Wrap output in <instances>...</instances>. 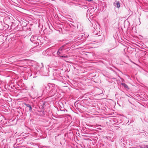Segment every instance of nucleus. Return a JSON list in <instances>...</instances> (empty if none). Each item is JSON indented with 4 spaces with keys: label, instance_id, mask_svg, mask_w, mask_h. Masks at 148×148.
<instances>
[{
    "label": "nucleus",
    "instance_id": "nucleus-1",
    "mask_svg": "<svg viewBox=\"0 0 148 148\" xmlns=\"http://www.w3.org/2000/svg\"><path fill=\"white\" fill-rule=\"evenodd\" d=\"M25 105L27 107H28L29 108V110H31L32 109V108L31 106L30 105H29V104H26V103L25 104Z\"/></svg>",
    "mask_w": 148,
    "mask_h": 148
},
{
    "label": "nucleus",
    "instance_id": "nucleus-2",
    "mask_svg": "<svg viewBox=\"0 0 148 148\" xmlns=\"http://www.w3.org/2000/svg\"><path fill=\"white\" fill-rule=\"evenodd\" d=\"M122 85L125 88H128V86L125 83H122Z\"/></svg>",
    "mask_w": 148,
    "mask_h": 148
},
{
    "label": "nucleus",
    "instance_id": "nucleus-3",
    "mask_svg": "<svg viewBox=\"0 0 148 148\" xmlns=\"http://www.w3.org/2000/svg\"><path fill=\"white\" fill-rule=\"evenodd\" d=\"M117 6L118 8H119L120 6V4L119 2H117L116 3Z\"/></svg>",
    "mask_w": 148,
    "mask_h": 148
},
{
    "label": "nucleus",
    "instance_id": "nucleus-4",
    "mask_svg": "<svg viewBox=\"0 0 148 148\" xmlns=\"http://www.w3.org/2000/svg\"><path fill=\"white\" fill-rule=\"evenodd\" d=\"M62 49L61 48H60L59 49V50H62Z\"/></svg>",
    "mask_w": 148,
    "mask_h": 148
},
{
    "label": "nucleus",
    "instance_id": "nucleus-5",
    "mask_svg": "<svg viewBox=\"0 0 148 148\" xmlns=\"http://www.w3.org/2000/svg\"><path fill=\"white\" fill-rule=\"evenodd\" d=\"M146 148H148V145H147V146H146Z\"/></svg>",
    "mask_w": 148,
    "mask_h": 148
},
{
    "label": "nucleus",
    "instance_id": "nucleus-6",
    "mask_svg": "<svg viewBox=\"0 0 148 148\" xmlns=\"http://www.w3.org/2000/svg\"><path fill=\"white\" fill-rule=\"evenodd\" d=\"M62 57H65V56H62Z\"/></svg>",
    "mask_w": 148,
    "mask_h": 148
}]
</instances>
